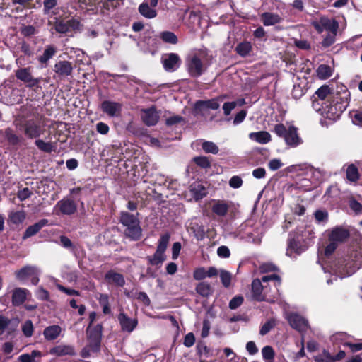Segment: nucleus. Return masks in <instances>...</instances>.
<instances>
[{
  "label": "nucleus",
  "instance_id": "412c9836",
  "mask_svg": "<svg viewBox=\"0 0 362 362\" xmlns=\"http://www.w3.org/2000/svg\"><path fill=\"white\" fill-rule=\"evenodd\" d=\"M142 112L143 114L141 115V119L146 125L151 127L154 126L158 123L159 116L157 114L155 106H152L150 108L143 110Z\"/></svg>",
  "mask_w": 362,
  "mask_h": 362
},
{
  "label": "nucleus",
  "instance_id": "3c124183",
  "mask_svg": "<svg viewBox=\"0 0 362 362\" xmlns=\"http://www.w3.org/2000/svg\"><path fill=\"white\" fill-rule=\"evenodd\" d=\"M262 357L266 361H273L275 353L273 348L270 346H266L262 349Z\"/></svg>",
  "mask_w": 362,
  "mask_h": 362
},
{
  "label": "nucleus",
  "instance_id": "680f3d73",
  "mask_svg": "<svg viewBox=\"0 0 362 362\" xmlns=\"http://www.w3.org/2000/svg\"><path fill=\"white\" fill-rule=\"evenodd\" d=\"M33 192L29 189L28 187H25L23 189L18 190L17 194V197L21 201H25L31 197Z\"/></svg>",
  "mask_w": 362,
  "mask_h": 362
},
{
  "label": "nucleus",
  "instance_id": "ea45409f",
  "mask_svg": "<svg viewBox=\"0 0 362 362\" xmlns=\"http://www.w3.org/2000/svg\"><path fill=\"white\" fill-rule=\"evenodd\" d=\"M332 94V89L328 85H323L320 86L315 93V95H316L321 100H324L327 98L329 99V97L333 96Z\"/></svg>",
  "mask_w": 362,
  "mask_h": 362
},
{
  "label": "nucleus",
  "instance_id": "e2e57ef3",
  "mask_svg": "<svg viewBox=\"0 0 362 362\" xmlns=\"http://www.w3.org/2000/svg\"><path fill=\"white\" fill-rule=\"evenodd\" d=\"M314 216L315 218L318 222L326 221L328 219V213L327 211L325 210L318 209L315 211Z\"/></svg>",
  "mask_w": 362,
  "mask_h": 362
},
{
  "label": "nucleus",
  "instance_id": "c85d7f7f",
  "mask_svg": "<svg viewBox=\"0 0 362 362\" xmlns=\"http://www.w3.org/2000/svg\"><path fill=\"white\" fill-rule=\"evenodd\" d=\"M26 218L25 211H11L8 216L7 222L9 225L19 226L23 223Z\"/></svg>",
  "mask_w": 362,
  "mask_h": 362
},
{
  "label": "nucleus",
  "instance_id": "ddd939ff",
  "mask_svg": "<svg viewBox=\"0 0 362 362\" xmlns=\"http://www.w3.org/2000/svg\"><path fill=\"white\" fill-rule=\"evenodd\" d=\"M350 230L341 226L333 227L328 233V240L338 245L345 243L350 237Z\"/></svg>",
  "mask_w": 362,
  "mask_h": 362
},
{
  "label": "nucleus",
  "instance_id": "c756f323",
  "mask_svg": "<svg viewBox=\"0 0 362 362\" xmlns=\"http://www.w3.org/2000/svg\"><path fill=\"white\" fill-rule=\"evenodd\" d=\"M62 332V328L59 325H49L45 328L43 335L46 340L54 341L57 339Z\"/></svg>",
  "mask_w": 362,
  "mask_h": 362
},
{
  "label": "nucleus",
  "instance_id": "c03bdc74",
  "mask_svg": "<svg viewBox=\"0 0 362 362\" xmlns=\"http://www.w3.org/2000/svg\"><path fill=\"white\" fill-rule=\"evenodd\" d=\"M57 6V0H44L43 1V13L44 15L57 14L52 10Z\"/></svg>",
  "mask_w": 362,
  "mask_h": 362
},
{
  "label": "nucleus",
  "instance_id": "a18cd8bd",
  "mask_svg": "<svg viewBox=\"0 0 362 362\" xmlns=\"http://www.w3.org/2000/svg\"><path fill=\"white\" fill-rule=\"evenodd\" d=\"M317 76L320 79H327L332 76V70L329 66L321 64L317 69Z\"/></svg>",
  "mask_w": 362,
  "mask_h": 362
},
{
  "label": "nucleus",
  "instance_id": "69168bd1",
  "mask_svg": "<svg viewBox=\"0 0 362 362\" xmlns=\"http://www.w3.org/2000/svg\"><path fill=\"white\" fill-rule=\"evenodd\" d=\"M243 183V180L238 175L233 176L229 180L230 187L237 189L242 186Z\"/></svg>",
  "mask_w": 362,
  "mask_h": 362
},
{
  "label": "nucleus",
  "instance_id": "5fc2aeb1",
  "mask_svg": "<svg viewBox=\"0 0 362 362\" xmlns=\"http://www.w3.org/2000/svg\"><path fill=\"white\" fill-rule=\"evenodd\" d=\"M244 301V298L240 296H235L229 302V308L231 310H235L240 307Z\"/></svg>",
  "mask_w": 362,
  "mask_h": 362
},
{
  "label": "nucleus",
  "instance_id": "58836bf2",
  "mask_svg": "<svg viewBox=\"0 0 362 362\" xmlns=\"http://www.w3.org/2000/svg\"><path fill=\"white\" fill-rule=\"evenodd\" d=\"M35 144L39 150L45 153H49L54 151L55 149V146L52 142H45L38 138L35 139Z\"/></svg>",
  "mask_w": 362,
  "mask_h": 362
},
{
  "label": "nucleus",
  "instance_id": "6e6552de",
  "mask_svg": "<svg viewBox=\"0 0 362 362\" xmlns=\"http://www.w3.org/2000/svg\"><path fill=\"white\" fill-rule=\"evenodd\" d=\"M226 95H220L209 100H198L194 105V111L196 114L204 115V112L209 110H216L220 107V103Z\"/></svg>",
  "mask_w": 362,
  "mask_h": 362
},
{
  "label": "nucleus",
  "instance_id": "9b49d317",
  "mask_svg": "<svg viewBox=\"0 0 362 362\" xmlns=\"http://www.w3.org/2000/svg\"><path fill=\"white\" fill-rule=\"evenodd\" d=\"M39 270L36 267L26 265L15 272L18 280L23 281L30 278L32 284L37 285L39 282Z\"/></svg>",
  "mask_w": 362,
  "mask_h": 362
},
{
  "label": "nucleus",
  "instance_id": "603ef678",
  "mask_svg": "<svg viewBox=\"0 0 362 362\" xmlns=\"http://www.w3.org/2000/svg\"><path fill=\"white\" fill-rule=\"evenodd\" d=\"M337 33H328L321 42V45L324 48H327L332 45L335 42Z\"/></svg>",
  "mask_w": 362,
  "mask_h": 362
},
{
  "label": "nucleus",
  "instance_id": "8fccbe9b",
  "mask_svg": "<svg viewBox=\"0 0 362 362\" xmlns=\"http://www.w3.org/2000/svg\"><path fill=\"white\" fill-rule=\"evenodd\" d=\"M262 281L264 283L268 282L269 281H274V286L276 288H277L279 286H280L281 283V277L276 274H273L271 275H267L262 277ZM278 291V289H276Z\"/></svg>",
  "mask_w": 362,
  "mask_h": 362
},
{
  "label": "nucleus",
  "instance_id": "0eeeda50",
  "mask_svg": "<svg viewBox=\"0 0 362 362\" xmlns=\"http://www.w3.org/2000/svg\"><path fill=\"white\" fill-rule=\"evenodd\" d=\"M103 330L102 324H97L94 326L88 325L86 328L88 346L93 352H98L100 350Z\"/></svg>",
  "mask_w": 362,
  "mask_h": 362
},
{
  "label": "nucleus",
  "instance_id": "e433bc0d",
  "mask_svg": "<svg viewBox=\"0 0 362 362\" xmlns=\"http://www.w3.org/2000/svg\"><path fill=\"white\" fill-rule=\"evenodd\" d=\"M190 192L193 194L196 200L202 199L206 195V189L202 184H192L190 186Z\"/></svg>",
  "mask_w": 362,
  "mask_h": 362
},
{
  "label": "nucleus",
  "instance_id": "4be33fe9",
  "mask_svg": "<svg viewBox=\"0 0 362 362\" xmlns=\"http://www.w3.org/2000/svg\"><path fill=\"white\" fill-rule=\"evenodd\" d=\"M218 274V269L214 267H209L206 270L204 267H198L194 270L193 278L197 281H201L206 277L213 278L217 276Z\"/></svg>",
  "mask_w": 362,
  "mask_h": 362
},
{
  "label": "nucleus",
  "instance_id": "a211bd4d",
  "mask_svg": "<svg viewBox=\"0 0 362 362\" xmlns=\"http://www.w3.org/2000/svg\"><path fill=\"white\" fill-rule=\"evenodd\" d=\"M55 207L58 208L63 215H72L77 211V204L69 198H64L57 202Z\"/></svg>",
  "mask_w": 362,
  "mask_h": 362
},
{
  "label": "nucleus",
  "instance_id": "4468645a",
  "mask_svg": "<svg viewBox=\"0 0 362 362\" xmlns=\"http://www.w3.org/2000/svg\"><path fill=\"white\" fill-rule=\"evenodd\" d=\"M161 62L166 71L174 72L180 66L182 60L177 54L170 52L162 56Z\"/></svg>",
  "mask_w": 362,
  "mask_h": 362
},
{
  "label": "nucleus",
  "instance_id": "423d86ee",
  "mask_svg": "<svg viewBox=\"0 0 362 362\" xmlns=\"http://www.w3.org/2000/svg\"><path fill=\"white\" fill-rule=\"evenodd\" d=\"M54 22L52 23L49 21V25H53L52 29H54L56 33L59 34H68L70 32H77L80 30L81 24L79 20L71 18L68 20H65L61 17H55Z\"/></svg>",
  "mask_w": 362,
  "mask_h": 362
},
{
  "label": "nucleus",
  "instance_id": "72a5a7b5",
  "mask_svg": "<svg viewBox=\"0 0 362 362\" xmlns=\"http://www.w3.org/2000/svg\"><path fill=\"white\" fill-rule=\"evenodd\" d=\"M322 25L329 33H337L339 29V23L335 19L327 18H321Z\"/></svg>",
  "mask_w": 362,
  "mask_h": 362
},
{
  "label": "nucleus",
  "instance_id": "de8ad7c7",
  "mask_svg": "<svg viewBox=\"0 0 362 362\" xmlns=\"http://www.w3.org/2000/svg\"><path fill=\"white\" fill-rule=\"evenodd\" d=\"M220 278L223 286L225 288H228L231 283V274L226 270L221 269L220 271Z\"/></svg>",
  "mask_w": 362,
  "mask_h": 362
},
{
  "label": "nucleus",
  "instance_id": "09e8293b",
  "mask_svg": "<svg viewBox=\"0 0 362 362\" xmlns=\"http://www.w3.org/2000/svg\"><path fill=\"white\" fill-rule=\"evenodd\" d=\"M42 80V77L35 78L33 76L30 77L28 81L25 83V86L30 89L37 90L41 88L40 82Z\"/></svg>",
  "mask_w": 362,
  "mask_h": 362
},
{
  "label": "nucleus",
  "instance_id": "c9c22d12",
  "mask_svg": "<svg viewBox=\"0 0 362 362\" xmlns=\"http://www.w3.org/2000/svg\"><path fill=\"white\" fill-rule=\"evenodd\" d=\"M229 206L223 201H218L212 206L211 210L214 214L218 216H225L228 211Z\"/></svg>",
  "mask_w": 362,
  "mask_h": 362
},
{
  "label": "nucleus",
  "instance_id": "f257e3e1",
  "mask_svg": "<svg viewBox=\"0 0 362 362\" xmlns=\"http://www.w3.org/2000/svg\"><path fill=\"white\" fill-rule=\"evenodd\" d=\"M16 126L29 139H37L45 132L43 122L37 113L23 115Z\"/></svg>",
  "mask_w": 362,
  "mask_h": 362
},
{
  "label": "nucleus",
  "instance_id": "864d4df0",
  "mask_svg": "<svg viewBox=\"0 0 362 362\" xmlns=\"http://www.w3.org/2000/svg\"><path fill=\"white\" fill-rule=\"evenodd\" d=\"M22 332L26 337H30L33 334V325L31 320L25 322L22 326Z\"/></svg>",
  "mask_w": 362,
  "mask_h": 362
},
{
  "label": "nucleus",
  "instance_id": "a878e982",
  "mask_svg": "<svg viewBox=\"0 0 362 362\" xmlns=\"http://www.w3.org/2000/svg\"><path fill=\"white\" fill-rule=\"evenodd\" d=\"M105 280L107 284H114L116 286L122 287L125 284V279L122 274L117 273L112 269L109 270L105 275Z\"/></svg>",
  "mask_w": 362,
  "mask_h": 362
},
{
  "label": "nucleus",
  "instance_id": "f8f14e48",
  "mask_svg": "<svg viewBox=\"0 0 362 362\" xmlns=\"http://www.w3.org/2000/svg\"><path fill=\"white\" fill-rule=\"evenodd\" d=\"M262 282V279L260 280L259 279H255L252 281L251 291L253 300L258 302L267 301L273 303V300L267 298L266 291L267 286H264Z\"/></svg>",
  "mask_w": 362,
  "mask_h": 362
},
{
  "label": "nucleus",
  "instance_id": "5701e85b",
  "mask_svg": "<svg viewBox=\"0 0 362 362\" xmlns=\"http://www.w3.org/2000/svg\"><path fill=\"white\" fill-rule=\"evenodd\" d=\"M47 219H40L38 222L28 226L23 234V240H26L36 235L43 227L48 225Z\"/></svg>",
  "mask_w": 362,
  "mask_h": 362
},
{
  "label": "nucleus",
  "instance_id": "f3484780",
  "mask_svg": "<svg viewBox=\"0 0 362 362\" xmlns=\"http://www.w3.org/2000/svg\"><path fill=\"white\" fill-rule=\"evenodd\" d=\"M122 105L118 102L103 100L100 105L101 110L109 117H114L120 115Z\"/></svg>",
  "mask_w": 362,
  "mask_h": 362
},
{
  "label": "nucleus",
  "instance_id": "aec40b11",
  "mask_svg": "<svg viewBox=\"0 0 362 362\" xmlns=\"http://www.w3.org/2000/svg\"><path fill=\"white\" fill-rule=\"evenodd\" d=\"M122 330L127 332H132L138 325L136 318H131L124 313H120L117 317Z\"/></svg>",
  "mask_w": 362,
  "mask_h": 362
},
{
  "label": "nucleus",
  "instance_id": "f704fd0d",
  "mask_svg": "<svg viewBox=\"0 0 362 362\" xmlns=\"http://www.w3.org/2000/svg\"><path fill=\"white\" fill-rule=\"evenodd\" d=\"M15 76L18 80L25 84L33 76L32 68L30 66L19 68L15 71Z\"/></svg>",
  "mask_w": 362,
  "mask_h": 362
},
{
  "label": "nucleus",
  "instance_id": "dca6fc26",
  "mask_svg": "<svg viewBox=\"0 0 362 362\" xmlns=\"http://www.w3.org/2000/svg\"><path fill=\"white\" fill-rule=\"evenodd\" d=\"M72 63L66 60H59L54 64V69L55 74L60 78L68 77L73 72Z\"/></svg>",
  "mask_w": 362,
  "mask_h": 362
},
{
  "label": "nucleus",
  "instance_id": "7c9ffc66",
  "mask_svg": "<svg viewBox=\"0 0 362 362\" xmlns=\"http://www.w3.org/2000/svg\"><path fill=\"white\" fill-rule=\"evenodd\" d=\"M139 13L146 18H153L157 16V11L148 2H143L138 8Z\"/></svg>",
  "mask_w": 362,
  "mask_h": 362
},
{
  "label": "nucleus",
  "instance_id": "473e14b6",
  "mask_svg": "<svg viewBox=\"0 0 362 362\" xmlns=\"http://www.w3.org/2000/svg\"><path fill=\"white\" fill-rule=\"evenodd\" d=\"M250 138L259 144H267L271 141V135L266 131L252 132L249 135Z\"/></svg>",
  "mask_w": 362,
  "mask_h": 362
},
{
  "label": "nucleus",
  "instance_id": "4d7b16f0",
  "mask_svg": "<svg viewBox=\"0 0 362 362\" xmlns=\"http://www.w3.org/2000/svg\"><path fill=\"white\" fill-rule=\"evenodd\" d=\"M275 326V321L274 320H270L266 322L260 328L259 334L262 336H264L269 333L270 330Z\"/></svg>",
  "mask_w": 362,
  "mask_h": 362
},
{
  "label": "nucleus",
  "instance_id": "13d9d810",
  "mask_svg": "<svg viewBox=\"0 0 362 362\" xmlns=\"http://www.w3.org/2000/svg\"><path fill=\"white\" fill-rule=\"evenodd\" d=\"M184 121V117L180 115H174L168 117L165 120V124L168 127H171L177 124Z\"/></svg>",
  "mask_w": 362,
  "mask_h": 362
},
{
  "label": "nucleus",
  "instance_id": "a19ab883",
  "mask_svg": "<svg viewBox=\"0 0 362 362\" xmlns=\"http://www.w3.org/2000/svg\"><path fill=\"white\" fill-rule=\"evenodd\" d=\"M160 38L165 43L175 45L178 42L176 35L170 31H163L160 34Z\"/></svg>",
  "mask_w": 362,
  "mask_h": 362
},
{
  "label": "nucleus",
  "instance_id": "37998d69",
  "mask_svg": "<svg viewBox=\"0 0 362 362\" xmlns=\"http://www.w3.org/2000/svg\"><path fill=\"white\" fill-rule=\"evenodd\" d=\"M346 178L351 182H356L359 179L358 168L354 164H351L346 169Z\"/></svg>",
  "mask_w": 362,
  "mask_h": 362
},
{
  "label": "nucleus",
  "instance_id": "774afa93",
  "mask_svg": "<svg viewBox=\"0 0 362 362\" xmlns=\"http://www.w3.org/2000/svg\"><path fill=\"white\" fill-rule=\"evenodd\" d=\"M349 206L356 214L362 213V204L356 199H351L349 203Z\"/></svg>",
  "mask_w": 362,
  "mask_h": 362
},
{
  "label": "nucleus",
  "instance_id": "39448f33",
  "mask_svg": "<svg viewBox=\"0 0 362 362\" xmlns=\"http://www.w3.org/2000/svg\"><path fill=\"white\" fill-rule=\"evenodd\" d=\"M273 132L279 137L284 138L287 145L296 146L301 143L298 134V129L295 126H290L288 129L284 124L280 123L274 126Z\"/></svg>",
  "mask_w": 362,
  "mask_h": 362
},
{
  "label": "nucleus",
  "instance_id": "6e6d98bb",
  "mask_svg": "<svg viewBox=\"0 0 362 362\" xmlns=\"http://www.w3.org/2000/svg\"><path fill=\"white\" fill-rule=\"evenodd\" d=\"M350 115L354 124L362 127V111L353 110L350 112Z\"/></svg>",
  "mask_w": 362,
  "mask_h": 362
},
{
  "label": "nucleus",
  "instance_id": "9d476101",
  "mask_svg": "<svg viewBox=\"0 0 362 362\" xmlns=\"http://www.w3.org/2000/svg\"><path fill=\"white\" fill-rule=\"evenodd\" d=\"M307 249L303 235L298 232L289 233L288 239L287 253L290 251L298 255L305 252Z\"/></svg>",
  "mask_w": 362,
  "mask_h": 362
},
{
  "label": "nucleus",
  "instance_id": "338daca9",
  "mask_svg": "<svg viewBox=\"0 0 362 362\" xmlns=\"http://www.w3.org/2000/svg\"><path fill=\"white\" fill-rule=\"evenodd\" d=\"M37 298L40 300L48 301L49 300V293L42 287L40 288L36 293Z\"/></svg>",
  "mask_w": 362,
  "mask_h": 362
},
{
  "label": "nucleus",
  "instance_id": "f03ea898",
  "mask_svg": "<svg viewBox=\"0 0 362 362\" xmlns=\"http://www.w3.org/2000/svg\"><path fill=\"white\" fill-rule=\"evenodd\" d=\"M349 96L348 91H345L343 94L337 91L332 97H329L327 102L324 103L325 105L324 110L329 119H335L341 116L349 105Z\"/></svg>",
  "mask_w": 362,
  "mask_h": 362
},
{
  "label": "nucleus",
  "instance_id": "79ce46f5",
  "mask_svg": "<svg viewBox=\"0 0 362 362\" xmlns=\"http://www.w3.org/2000/svg\"><path fill=\"white\" fill-rule=\"evenodd\" d=\"M192 161L202 169H208L211 167V160L206 156L194 157Z\"/></svg>",
  "mask_w": 362,
  "mask_h": 362
},
{
  "label": "nucleus",
  "instance_id": "7ed1b4c3",
  "mask_svg": "<svg viewBox=\"0 0 362 362\" xmlns=\"http://www.w3.org/2000/svg\"><path fill=\"white\" fill-rule=\"evenodd\" d=\"M139 215L138 212L134 215L127 211H121L119 214V223L126 227L124 232L125 237L134 241L140 240L142 235Z\"/></svg>",
  "mask_w": 362,
  "mask_h": 362
},
{
  "label": "nucleus",
  "instance_id": "20e7f679",
  "mask_svg": "<svg viewBox=\"0 0 362 362\" xmlns=\"http://www.w3.org/2000/svg\"><path fill=\"white\" fill-rule=\"evenodd\" d=\"M170 235L168 233L160 235L156 250L152 256H147L146 259L149 264L160 267L163 262L166 260V255L165 254L168 247Z\"/></svg>",
  "mask_w": 362,
  "mask_h": 362
},
{
  "label": "nucleus",
  "instance_id": "bb28decb",
  "mask_svg": "<svg viewBox=\"0 0 362 362\" xmlns=\"http://www.w3.org/2000/svg\"><path fill=\"white\" fill-rule=\"evenodd\" d=\"M28 291L23 288H16L12 293V304L13 306L21 305L26 300Z\"/></svg>",
  "mask_w": 362,
  "mask_h": 362
},
{
  "label": "nucleus",
  "instance_id": "6ab92c4d",
  "mask_svg": "<svg viewBox=\"0 0 362 362\" xmlns=\"http://www.w3.org/2000/svg\"><path fill=\"white\" fill-rule=\"evenodd\" d=\"M49 354L57 357L65 356H74L76 354L74 346L69 344H59L50 349Z\"/></svg>",
  "mask_w": 362,
  "mask_h": 362
},
{
  "label": "nucleus",
  "instance_id": "393cba45",
  "mask_svg": "<svg viewBox=\"0 0 362 362\" xmlns=\"http://www.w3.org/2000/svg\"><path fill=\"white\" fill-rule=\"evenodd\" d=\"M57 52V48L54 45H48L45 46L42 55H40L37 60L41 65L47 66L49 61L53 58Z\"/></svg>",
  "mask_w": 362,
  "mask_h": 362
},
{
  "label": "nucleus",
  "instance_id": "2eb2a0df",
  "mask_svg": "<svg viewBox=\"0 0 362 362\" xmlns=\"http://www.w3.org/2000/svg\"><path fill=\"white\" fill-rule=\"evenodd\" d=\"M288 321L291 327L303 333L305 332L308 327V322L298 313H291L288 317Z\"/></svg>",
  "mask_w": 362,
  "mask_h": 362
},
{
  "label": "nucleus",
  "instance_id": "1a4fd4ad",
  "mask_svg": "<svg viewBox=\"0 0 362 362\" xmlns=\"http://www.w3.org/2000/svg\"><path fill=\"white\" fill-rule=\"evenodd\" d=\"M186 68L189 75L194 78L201 76L206 69V67L204 66L202 59L197 54L187 58Z\"/></svg>",
  "mask_w": 362,
  "mask_h": 362
},
{
  "label": "nucleus",
  "instance_id": "b1692460",
  "mask_svg": "<svg viewBox=\"0 0 362 362\" xmlns=\"http://www.w3.org/2000/svg\"><path fill=\"white\" fill-rule=\"evenodd\" d=\"M4 137L7 143L12 146H20L24 140L23 136L17 134L16 132L10 127L5 129Z\"/></svg>",
  "mask_w": 362,
  "mask_h": 362
},
{
  "label": "nucleus",
  "instance_id": "bf43d9fd",
  "mask_svg": "<svg viewBox=\"0 0 362 362\" xmlns=\"http://www.w3.org/2000/svg\"><path fill=\"white\" fill-rule=\"evenodd\" d=\"M238 103L236 101L226 102L223 105V113L226 116H228L231 111L236 107Z\"/></svg>",
  "mask_w": 362,
  "mask_h": 362
},
{
  "label": "nucleus",
  "instance_id": "4c0bfd02",
  "mask_svg": "<svg viewBox=\"0 0 362 362\" xmlns=\"http://www.w3.org/2000/svg\"><path fill=\"white\" fill-rule=\"evenodd\" d=\"M196 291L202 297H209L213 292L210 284L205 281L200 282L197 285Z\"/></svg>",
  "mask_w": 362,
  "mask_h": 362
},
{
  "label": "nucleus",
  "instance_id": "cd10ccee",
  "mask_svg": "<svg viewBox=\"0 0 362 362\" xmlns=\"http://www.w3.org/2000/svg\"><path fill=\"white\" fill-rule=\"evenodd\" d=\"M261 21L264 26H270L281 23L283 18L277 13L264 12L261 15Z\"/></svg>",
  "mask_w": 362,
  "mask_h": 362
},
{
  "label": "nucleus",
  "instance_id": "2f4dec72",
  "mask_svg": "<svg viewBox=\"0 0 362 362\" xmlns=\"http://www.w3.org/2000/svg\"><path fill=\"white\" fill-rule=\"evenodd\" d=\"M235 50L239 56L245 57L252 51V43L246 40L241 42L237 45Z\"/></svg>",
  "mask_w": 362,
  "mask_h": 362
},
{
  "label": "nucleus",
  "instance_id": "0e129e2a",
  "mask_svg": "<svg viewBox=\"0 0 362 362\" xmlns=\"http://www.w3.org/2000/svg\"><path fill=\"white\" fill-rule=\"evenodd\" d=\"M344 346L346 347H349L352 353H355L362 350V340L357 343H352L349 341L345 342L344 344Z\"/></svg>",
  "mask_w": 362,
  "mask_h": 362
},
{
  "label": "nucleus",
  "instance_id": "052dcab7",
  "mask_svg": "<svg viewBox=\"0 0 362 362\" xmlns=\"http://www.w3.org/2000/svg\"><path fill=\"white\" fill-rule=\"evenodd\" d=\"M95 128L97 132L103 135H107L110 132L109 126L103 122H98L95 125Z\"/></svg>",
  "mask_w": 362,
  "mask_h": 362
},
{
  "label": "nucleus",
  "instance_id": "49530a36",
  "mask_svg": "<svg viewBox=\"0 0 362 362\" xmlns=\"http://www.w3.org/2000/svg\"><path fill=\"white\" fill-rule=\"evenodd\" d=\"M202 148L207 153L217 154L219 151L218 146L212 141H204Z\"/></svg>",
  "mask_w": 362,
  "mask_h": 362
}]
</instances>
